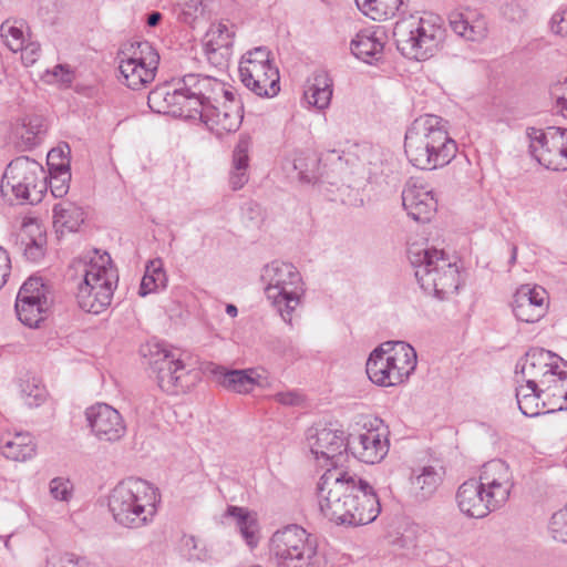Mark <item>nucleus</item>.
<instances>
[{"mask_svg": "<svg viewBox=\"0 0 567 567\" xmlns=\"http://www.w3.org/2000/svg\"><path fill=\"white\" fill-rule=\"evenodd\" d=\"M212 372L225 389L236 393H249L259 384L260 375L254 369L226 370L223 367H215Z\"/></svg>", "mask_w": 567, "mask_h": 567, "instance_id": "30", "label": "nucleus"}, {"mask_svg": "<svg viewBox=\"0 0 567 567\" xmlns=\"http://www.w3.org/2000/svg\"><path fill=\"white\" fill-rule=\"evenodd\" d=\"M270 554L281 567H324L317 540L305 528L291 524L274 533Z\"/></svg>", "mask_w": 567, "mask_h": 567, "instance_id": "10", "label": "nucleus"}, {"mask_svg": "<svg viewBox=\"0 0 567 567\" xmlns=\"http://www.w3.org/2000/svg\"><path fill=\"white\" fill-rule=\"evenodd\" d=\"M238 71L241 83L256 95L272 97L279 93V71L266 47L255 48L244 54Z\"/></svg>", "mask_w": 567, "mask_h": 567, "instance_id": "15", "label": "nucleus"}, {"mask_svg": "<svg viewBox=\"0 0 567 567\" xmlns=\"http://www.w3.org/2000/svg\"><path fill=\"white\" fill-rule=\"evenodd\" d=\"M45 243V238L41 235L35 238H29L28 240H22L23 254L25 258L30 261H38L40 260L44 255L43 245Z\"/></svg>", "mask_w": 567, "mask_h": 567, "instance_id": "48", "label": "nucleus"}, {"mask_svg": "<svg viewBox=\"0 0 567 567\" xmlns=\"http://www.w3.org/2000/svg\"><path fill=\"white\" fill-rule=\"evenodd\" d=\"M332 79L323 71H317L308 80L303 96L307 103L318 110H326L331 102L333 89Z\"/></svg>", "mask_w": 567, "mask_h": 567, "instance_id": "31", "label": "nucleus"}, {"mask_svg": "<svg viewBox=\"0 0 567 567\" xmlns=\"http://www.w3.org/2000/svg\"><path fill=\"white\" fill-rule=\"evenodd\" d=\"M384 43L378 31H360L350 43L352 54L368 63L373 64L382 59Z\"/></svg>", "mask_w": 567, "mask_h": 567, "instance_id": "29", "label": "nucleus"}, {"mask_svg": "<svg viewBox=\"0 0 567 567\" xmlns=\"http://www.w3.org/2000/svg\"><path fill=\"white\" fill-rule=\"evenodd\" d=\"M319 508L330 522L349 527L368 525L381 513L373 486L357 474L328 468L317 485Z\"/></svg>", "mask_w": 567, "mask_h": 567, "instance_id": "1", "label": "nucleus"}, {"mask_svg": "<svg viewBox=\"0 0 567 567\" xmlns=\"http://www.w3.org/2000/svg\"><path fill=\"white\" fill-rule=\"evenodd\" d=\"M450 27L455 34L471 42H482L487 38V19L476 10L453 11L449 16Z\"/></svg>", "mask_w": 567, "mask_h": 567, "instance_id": "26", "label": "nucleus"}, {"mask_svg": "<svg viewBox=\"0 0 567 567\" xmlns=\"http://www.w3.org/2000/svg\"><path fill=\"white\" fill-rule=\"evenodd\" d=\"M215 82L221 86V93L209 97L198 96L199 106L196 107L197 115L190 120L202 121L212 132L221 136L226 133L236 132L243 122L244 107L236 92L217 79Z\"/></svg>", "mask_w": 567, "mask_h": 567, "instance_id": "11", "label": "nucleus"}, {"mask_svg": "<svg viewBox=\"0 0 567 567\" xmlns=\"http://www.w3.org/2000/svg\"><path fill=\"white\" fill-rule=\"evenodd\" d=\"M554 133H558V127L550 126L547 130H540L535 127H528L526 136L528 138L529 154L540 165L545 167L544 158H548L553 154V147L550 146V138L554 137Z\"/></svg>", "mask_w": 567, "mask_h": 567, "instance_id": "35", "label": "nucleus"}, {"mask_svg": "<svg viewBox=\"0 0 567 567\" xmlns=\"http://www.w3.org/2000/svg\"><path fill=\"white\" fill-rule=\"evenodd\" d=\"M21 52V60L25 66H30L34 64L41 54L40 43L37 41L30 40V37L27 39L25 43L22 44V48L19 49Z\"/></svg>", "mask_w": 567, "mask_h": 567, "instance_id": "49", "label": "nucleus"}, {"mask_svg": "<svg viewBox=\"0 0 567 567\" xmlns=\"http://www.w3.org/2000/svg\"><path fill=\"white\" fill-rule=\"evenodd\" d=\"M82 561L83 559L75 557L74 555H66L62 558L60 567H80Z\"/></svg>", "mask_w": 567, "mask_h": 567, "instance_id": "59", "label": "nucleus"}, {"mask_svg": "<svg viewBox=\"0 0 567 567\" xmlns=\"http://www.w3.org/2000/svg\"><path fill=\"white\" fill-rule=\"evenodd\" d=\"M11 271V259L6 249L0 246V289L7 282Z\"/></svg>", "mask_w": 567, "mask_h": 567, "instance_id": "53", "label": "nucleus"}, {"mask_svg": "<svg viewBox=\"0 0 567 567\" xmlns=\"http://www.w3.org/2000/svg\"><path fill=\"white\" fill-rule=\"evenodd\" d=\"M547 308V292L539 286L522 285L514 293L513 313L522 322L539 321L545 316Z\"/></svg>", "mask_w": 567, "mask_h": 567, "instance_id": "21", "label": "nucleus"}, {"mask_svg": "<svg viewBox=\"0 0 567 567\" xmlns=\"http://www.w3.org/2000/svg\"><path fill=\"white\" fill-rule=\"evenodd\" d=\"M478 481L486 489L487 497H491L498 508L508 501L514 487V477L509 466L498 458L483 465Z\"/></svg>", "mask_w": 567, "mask_h": 567, "instance_id": "19", "label": "nucleus"}, {"mask_svg": "<svg viewBox=\"0 0 567 567\" xmlns=\"http://www.w3.org/2000/svg\"><path fill=\"white\" fill-rule=\"evenodd\" d=\"M159 502L156 487L145 480L130 477L112 489L109 508L117 524L137 529L154 520Z\"/></svg>", "mask_w": 567, "mask_h": 567, "instance_id": "5", "label": "nucleus"}, {"mask_svg": "<svg viewBox=\"0 0 567 567\" xmlns=\"http://www.w3.org/2000/svg\"><path fill=\"white\" fill-rule=\"evenodd\" d=\"M516 259H517V247L515 245H512L509 265L513 266L516 262Z\"/></svg>", "mask_w": 567, "mask_h": 567, "instance_id": "62", "label": "nucleus"}, {"mask_svg": "<svg viewBox=\"0 0 567 567\" xmlns=\"http://www.w3.org/2000/svg\"><path fill=\"white\" fill-rule=\"evenodd\" d=\"M374 422L377 425L371 424L370 429L350 433L347 437V452L367 464L381 462L389 452L386 430L381 426V420Z\"/></svg>", "mask_w": 567, "mask_h": 567, "instance_id": "17", "label": "nucleus"}, {"mask_svg": "<svg viewBox=\"0 0 567 567\" xmlns=\"http://www.w3.org/2000/svg\"><path fill=\"white\" fill-rule=\"evenodd\" d=\"M25 22L17 19H7L0 25V35L4 45L12 52H18L30 37L25 34Z\"/></svg>", "mask_w": 567, "mask_h": 567, "instance_id": "41", "label": "nucleus"}, {"mask_svg": "<svg viewBox=\"0 0 567 567\" xmlns=\"http://www.w3.org/2000/svg\"><path fill=\"white\" fill-rule=\"evenodd\" d=\"M447 122L433 114L415 118L405 133L404 152L416 168L433 171L446 166L457 154Z\"/></svg>", "mask_w": 567, "mask_h": 567, "instance_id": "2", "label": "nucleus"}, {"mask_svg": "<svg viewBox=\"0 0 567 567\" xmlns=\"http://www.w3.org/2000/svg\"><path fill=\"white\" fill-rule=\"evenodd\" d=\"M219 7V0H183L179 3L178 20L194 27L209 20Z\"/></svg>", "mask_w": 567, "mask_h": 567, "instance_id": "32", "label": "nucleus"}, {"mask_svg": "<svg viewBox=\"0 0 567 567\" xmlns=\"http://www.w3.org/2000/svg\"><path fill=\"white\" fill-rule=\"evenodd\" d=\"M225 515L235 520L236 528L248 546L255 547L258 544L259 524L256 513L231 505L227 507Z\"/></svg>", "mask_w": 567, "mask_h": 567, "instance_id": "34", "label": "nucleus"}, {"mask_svg": "<svg viewBox=\"0 0 567 567\" xmlns=\"http://www.w3.org/2000/svg\"><path fill=\"white\" fill-rule=\"evenodd\" d=\"M546 398L544 392L533 384L526 382L518 384L516 388V400L520 412L529 417L537 416L543 413Z\"/></svg>", "mask_w": 567, "mask_h": 567, "instance_id": "36", "label": "nucleus"}, {"mask_svg": "<svg viewBox=\"0 0 567 567\" xmlns=\"http://www.w3.org/2000/svg\"><path fill=\"white\" fill-rule=\"evenodd\" d=\"M183 546L188 550L189 559L202 560L205 555L197 551L198 540L194 536H185L183 538Z\"/></svg>", "mask_w": 567, "mask_h": 567, "instance_id": "55", "label": "nucleus"}, {"mask_svg": "<svg viewBox=\"0 0 567 567\" xmlns=\"http://www.w3.org/2000/svg\"><path fill=\"white\" fill-rule=\"evenodd\" d=\"M505 19L512 22H520L526 16L525 10L517 3H508L502 9Z\"/></svg>", "mask_w": 567, "mask_h": 567, "instance_id": "52", "label": "nucleus"}, {"mask_svg": "<svg viewBox=\"0 0 567 567\" xmlns=\"http://www.w3.org/2000/svg\"><path fill=\"white\" fill-rule=\"evenodd\" d=\"M121 81L132 90L145 89L154 81L159 54L147 41L131 43L117 54Z\"/></svg>", "mask_w": 567, "mask_h": 567, "instance_id": "14", "label": "nucleus"}, {"mask_svg": "<svg viewBox=\"0 0 567 567\" xmlns=\"http://www.w3.org/2000/svg\"><path fill=\"white\" fill-rule=\"evenodd\" d=\"M24 402L30 408L39 406L45 400V390L44 388L29 383L22 389Z\"/></svg>", "mask_w": 567, "mask_h": 567, "instance_id": "50", "label": "nucleus"}, {"mask_svg": "<svg viewBox=\"0 0 567 567\" xmlns=\"http://www.w3.org/2000/svg\"><path fill=\"white\" fill-rule=\"evenodd\" d=\"M218 93H221V86L215 82V78L189 73L173 85L164 84L152 90L147 103L156 113L190 120L198 114V96L208 99L209 94Z\"/></svg>", "mask_w": 567, "mask_h": 567, "instance_id": "4", "label": "nucleus"}, {"mask_svg": "<svg viewBox=\"0 0 567 567\" xmlns=\"http://www.w3.org/2000/svg\"><path fill=\"white\" fill-rule=\"evenodd\" d=\"M50 495L60 502H69L73 495V484L69 478L54 477L49 483Z\"/></svg>", "mask_w": 567, "mask_h": 567, "instance_id": "47", "label": "nucleus"}, {"mask_svg": "<svg viewBox=\"0 0 567 567\" xmlns=\"http://www.w3.org/2000/svg\"><path fill=\"white\" fill-rule=\"evenodd\" d=\"M265 295L282 320L291 324L292 313L305 293L298 269L290 262L274 260L261 271Z\"/></svg>", "mask_w": 567, "mask_h": 567, "instance_id": "9", "label": "nucleus"}, {"mask_svg": "<svg viewBox=\"0 0 567 567\" xmlns=\"http://www.w3.org/2000/svg\"><path fill=\"white\" fill-rule=\"evenodd\" d=\"M148 364L156 373L158 386L168 394L188 391L199 379V373L187 369L184 362L159 343L148 346Z\"/></svg>", "mask_w": 567, "mask_h": 567, "instance_id": "13", "label": "nucleus"}, {"mask_svg": "<svg viewBox=\"0 0 567 567\" xmlns=\"http://www.w3.org/2000/svg\"><path fill=\"white\" fill-rule=\"evenodd\" d=\"M441 483V475L433 466H424L417 474L412 475L411 484L419 491L422 498L434 494Z\"/></svg>", "mask_w": 567, "mask_h": 567, "instance_id": "43", "label": "nucleus"}, {"mask_svg": "<svg viewBox=\"0 0 567 567\" xmlns=\"http://www.w3.org/2000/svg\"><path fill=\"white\" fill-rule=\"evenodd\" d=\"M167 284V276L164 270V264L161 258L150 260L145 266V272L142 278L138 295L145 297L150 293L165 288Z\"/></svg>", "mask_w": 567, "mask_h": 567, "instance_id": "38", "label": "nucleus"}, {"mask_svg": "<svg viewBox=\"0 0 567 567\" xmlns=\"http://www.w3.org/2000/svg\"><path fill=\"white\" fill-rule=\"evenodd\" d=\"M92 433L105 442H117L126 433L125 422L117 410L106 403H96L85 411Z\"/></svg>", "mask_w": 567, "mask_h": 567, "instance_id": "18", "label": "nucleus"}, {"mask_svg": "<svg viewBox=\"0 0 567 567\" xmlns=\"http://www.w3.org/2000/svg\"><path fill=\"white\" fill-rule=\"evenodd\" d=\"M47 177L40 163L29 156H19L12 159L1 181L3 196L12 197L20 202L38 204L47 189Z\"/></svg>", "mask_w": 567, "mask_h": 567, "instance_id": "12", "label": "nucleus"}, {"mask_svg": "<svg viewBox=\"0 0 567 567\" xmlns=\"http://www.w3.org/2000/svg\"><path fill=\"white\" fill-rule=\"evenodd\" d=\"M548 370L537 388L545 393L546 398L561 399L564 402L558 404L557 409L563 410L567 404V362L560 358V361L554 362Z\"/></svg>", "mask_w": 567, "mask_h": 567, "instance_id": "28", "label": "nucleus"}, {"mask_svg": "<svg viewBox=\"0 0 567 567\" xmlns=\"http://www.w3.org/2000/svg\"><path fill=\"white\" fill-rule=\"evenodd\" d=\"M10 546V543H9V539L6 540V547L9 548Z\"/></svg>", "mask_w": 567, "mask_h": 567, "instance_id": "64", "label": "nucleus"}, {"mask_svg": "<svg viewBox=\"0 0 567 567\" xmlns=\"http://www.w3.org/2000/svg\"><path fill=\"white\" fill-rule=\"evenodd\" d=\"M226 313L230 317H236L238 313L237 307L235 305H227L226 306Z\"/></svg>", "mask_w": 567, "mask_h": 567, "instance_id": "63", "label": "nucleus"}, {"mask_svg": "<svg viewBox=\"0 0 567 567\" xmlns=\"http://www.w3.org/2000/svg\"><path fill=\"white\" fill-rule=\"evenodd\" d=\"M347 437L344 432L337 427L316 429L308 435V446L315 458L324 464L329 461L337 467L334 461L343 451L347 452Z\"/></svg>", "mask_w": 567, "mask_h": 567, "instance_id": "22", "label": "nucleus"}, {"mask_svg": "<svg viewBox=\"0 0 567 567\" xmlns=\"http://www.w3.org/2000/svg\"><path fill=\"white\" fill-rule=\"evenodd\" d=\"M162 20V13L158 12V11H153L151 12L148 16H147V20H146V23L150 25V27H156L159 21Z\"/></svg>", "mask_w": 567, "mask_h": 567, "instance_id": "60", "label": "nucleus"}, {"mask_svg": "<svg viewBox=\"0 0 567 567\" xmlns=\"http://www.w3.org/2000/svg\"><path fill=\"white\" fill-rule=\"evenodd\" d=\"M61 162L66 163L69 166V161L66 159L62 148H53L48 153V165L50 169H52L53 166H59V163Z\"/></svg>", "mask_w": 567, "mask_h": 567, "instance_id": "56", "label": "nucleus"}, {"mask_svg": "<svg viewBox=\"0 0 567 567\" xmlns=\"http://www.w3.org/2000/svg\"><path fill=\"white\" fill-rule=\"evenodd\" d=\"M71 269L83 278L76 293L79 307L89 313L103 312L111 305L118 280L110 255L93 249L74 259Z\"/></svg>", "mask_w": 567, "mask_h": 567, "instance_id": "3", "label": "nucleus"}, {"mask_svg": "<svg viewBox=\"0 0 567 567\" xmlns=\"http://www.w3.org/2000/svg\"><path fill=\"white\" fill-rule=\"evenodd\" d=\"M553 154L544 158L545 167L553 171H567V128L558 127V133H554L550 138Z\"/></svg>", "mask_w": 567, "mask_h": 567, "instance_id": "42", "label": "nucleus"}, {"mask_svg": "<svg viewBox=\"0 0 567 567\" xmlns=\"http://www.w3.org/2000/svg\"><path fill=\"white\" fill-rule=\"evenodd\" d=\"M398 50L406 58L424 61L441 48L445 29L440 17L424 14L398 22L394 28Z\"/></svg>", "mask_w": 567, "mask_h": 567, "instance_id": "8", "label": "nucleus"}, {"mask_svg": "<svg viewBox=\"0 0 567 567\" xmlns=\"http://www.w3.org/2000/svg\"><path fill=\"white\" fill-rule=\"evenodd\" d=\"M358 8L372 20H388L395 16L404 0H355Z\"/></svg>", "mask_w": 567, "mask_h": 567, "instance_id": "40", "label": "nucleus"}, {"mask_svg": "<svg viewBox=\"0 0 567 567\" xmlns=\"http://www.w3.org/2000/svg\"><path fill=\"white\" fill-rule=\"evenodd\" d=\"M53 224L55 227L75 231L84 220L83 210L71 202H61L53 206Z\"/></svg>", "mask_w": 567, "mask_h": 567, "instance_id": "39", "label": "nucleus"}, {"mask_svg": "<svg viewBox=\"0 0 567 567\" xmlns=\"http://www.w3.org/2000/svg\"><path fill=\"white\" fill-rule=\"evenodd\" d=\"M318 162L315 156H299L293 159V168L297 171V177L301 183L310 184L317 179L316 167Z\"/></svg>", "mask_w": 567, "mask_h": 567, "instance_id": "45", "label": "nucleus"}, {"mask_svg": "<svg viewBox=\"0 0 567 567\" xmlns=\"http://www.w3.org/2000/svg\"><path fill=\"white\" fill-rule=\"evenodd\" d=\"M408 258L425 293L444 300L458 290L461 286L458 268L443 250L412 245L408 250Z\"/></svg>", "mask_w": 567, "mask_h": 567, "instance_id": "6", "label": "nucleus"}, {"mask_svg": "<svg viewBox=\"0 0 567 567\" xmlns=\"http://www.w3.org/2000/svg\"><path fill=\"white\" fill-rule=\"evenodd\" d=\"M247 209H248V210L250 212V214H251V216H250V218H251V219H252V218H255V216H256V217H260V215H261L260 207H259V205H258V204L249 203V204L247 205Z\"/></svg>", "mask_w": 567, "mask_h": 567, "instance_id": "61", "label": "nucleus"}, {"mask_svg": "<svg viewBox=\"0 0 567 567\" xmlns=\"http://www.w3.org/2000/svg\"><path fill=\"white\" fill-rule=\"evenodd\" d=\"M234 32L226 23H213L205 34L204 52L208 61L216 65H224L231 55Z\"/></svg>", "mask_w": 567, "mask_h": 567, "instance_id": "24", "label": "nucleus"}, {"mask_svg": "<svg viewBox=\"0 0 567 567\" xmlns=\"http://www.w3.org/2000/svg\"><path fill=\"white\" fill-rule=\"evenodd\" d=\"M0 452L16 462H24L37 453L33 435L27 431H6L0 434Z\"/></svg>", "mask_w": 567, "mask_h": 567, "instance_id": "27", "label": "nucleus"}, {"mask_svg": "<svg viewBox=\"0 0 567 567\" xmlns=\"http://www.w3.org/2000/svg\"><path fill=\"white\" fill-rule=\"evenodd\" d=\"M402 205L411 218L426 223L436 213L437 198L429 185L411 179L402 190Z\"/></svg>", "mask_w": 567, "mask_h": 567, "instance_id": "20", "label": "nucleus"}, {"mask_svg": "<svg viewBox=\"0 0 567 567\" xmlns=\"http://www.w3.org/2000/svg\"><path fill=\"white\" fill-rule=\"evenodd\" d=\"M71 173L70 166L66 163H59V166H53L50 169L49 187L51 194L55 198H62L65 196L70 188Z\"/></svg>", "mask_w": 567, "mask_h": 567, "instance_id": "44", "label": "nucleus"}, {"mask_svg": "<svg viewBox=\"0 0 567 567\" xmlns=\"http://www.w3.org/2000/svg\"><path fill=\"white\" fill-rule=\"evenodd\" d=\"M549 532L555 540L567 544V503L553 514L549 522Z\"/></svg>", "mask_w": 567, "mask_h": 567, "instance_id": "46", "label": "nucleus"}, {"mask_svg": "<svg viewBox=\"0 0 567 567\" xmlns=\"http://www.w3.org/2000/svg\"><path fill=\"white\" fill-rule=\"evenodd\" d=\"M249 140L241 137L234 148L229 173V184L234 190L241 189L249 179Z\"/></svg>", "mask_w": 567, "mask_h": 567, "instance_id": "33", "label": "nucleus"}, {"mask_svg": "<svg viewBox=\"0 0 567 567\" xmlns=\"http://www.w3.org/2000/svg\"><path fill=\"white\" fill-rule=\"evenodd\" d=\"M47 132L45 120L40 115H25L21 120L20 126L17 128L19 137V146L23 150H32L35 147Z\"/></svg>", "mask_w": 567, "mask_h": 567, "instance_id": "37", "label": "nucleus"}, {"mask_svg": "<svg viewBox=\"0 0 567 567\" xmlns=\"http://www.w3.org/2000/svg\"><path fill=\"white\" fill-rule=\"evenodd\" d=\"M560 94L557 95V107L559 109L563 116L567 117V79L560 84Z\"/></svg>", "mask_w": 567, "mask_h": 567, "instance_id": "57", "label": "nucleus"}, {"mask_svg": "<svg viewBox=\"0 0 567 567\" xmlns=\"http://www.w3.org/2000/svg\"><path fill=\"white\" fill-rule=\"evenodd\" d=\"M456 502L460 511L473 518H483L498 508L476 478H470L460 485Z\"/></svg>", "mask_w": 567, "mask_h": 567, "instance_id": "23", "label": "nucleus"}, {"mask_svg": "<svg viewBox=\"0 0 567 567\" xmlns=\"http://www.w3.org/2000/svg\"><path fill=\"white\" fill-rule=\"evenodd\" d=\"M275 400L285 405H296L299 403V395L295 392H279L275 394Z\"/></svg>", "mask_w": 567, "mask_h": 567, "instance_id": "58", "label": "nucleus"}, {"mask_svg": "<svg viewBox=\"0 0 567 567\" xmlns=\"http://www.w3.org/2000/svg\"><path fill=\"white\" fill-rule=\"evenodd\" d=\"M549 25L554 33L567 37V8L556 11L551 16Z\"/></svg>", "mask_w": 567, "mask_h": 567, "instance_id": "51", "label": "nucleus"}, {"mask_svg": "<svg viewBox=\"0 0 567 567\" xmlns=\"http://www.w3.org/2000/svg\"><path fill=\"white\" fill-rule=\"evenodd\" d=\"M52 75L58 79V81L65 86H69L73 81V73L69 69V66L63 64H58L52 70Z\"/></svg>", "mask_w": 567, "mask_h": 567, "instance_id": "54", "label": "nucleus"}, {"mask_svg": "<svg viewBox=\"0 0 567 567\" xmlns=\"http://www.w3.org/2000/svg\"><path fill=\"white\" fill-rule=\"evenodd\" d=\"M560 358L543 348H533L516 364V374H522V381L536 386L546 371Z\"/></svg>", "mask_w": 567, "mask_h": 567, "instance_id": "25", "label": "nucleus"}, {"mask_svg": "<svg viewBox=\"0 0 567 567\" xmlns=\"http://www.w3.org/2000/svg\"><path fill=\"white\" fill-rule=\"evenodd\" d=\"M51 303L49 290L42 279L30 277L18 292L16 312L24 326L38 327L50 310Z\"/></svg>", "mask_w": 567, "mask_h": 567, "instance_id": "16", "label": "nucleus"}, {"mask_svg": "<svg viewBox=\"0 0 567 567\" xmlns=\"http://www.w3.org/2000/svg\"><path fill=\"white\" fill-rule=\"evenodd\" d=\"M417 363L416 351L403 341H388L369 355L365 371L371 382L380 386H395L405 382Z\"/></svg>", "mask_w": 567, "mask_h": 567, "instance_id": "7", "label": "nucleus"}]
</instances>
